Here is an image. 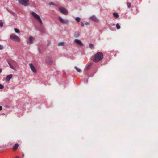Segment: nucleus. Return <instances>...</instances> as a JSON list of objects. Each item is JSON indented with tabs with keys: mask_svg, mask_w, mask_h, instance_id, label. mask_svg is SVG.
Here are the masks:
<instances>
[{
	"mask_svg": "<svg viewBox=\"0 0 158 158\" xmlns=\"http://www.w3.org/2000/svg\"><path fill=\"white\" fill-rule=\"evenodd\" d=\"M127 4L128 8H130L131 7V4L130 3L127 2Z\"/></svg>",
	"mask_w": 158,
	"mask_h": 158,
	"instance_id": "aec40b11",
	"label": "nucleus"
},
{
	"mask_svg": "<svg viewBox=\"0 0 158 158\" xmlns=\"http://www.w3.org/2000/svg\"><path fill=\"white\" fill-rule=\"evenodd\" d=\"M3 48V46L2 45H0V50L2 49Z\"/></svg>",
	"mask_w": 158,
	"mask_h": 158,
	"instance_id": "cd10ccee",
	"label": "nucleus"
},
{
	"mask_svg": "<svg viewBox=\"0 0 158 158\" xmlns=\"http://www.w3.org/2000/svg\"><path fill=\"white\" fill-rule=\"evenodd\" d=\"M32 15L34 17H35L40 22L41 24H42V22L40 17L37 14H36V13L35 12H32Z\"/></svg>",
	"mask_w": 158,
	"mask_h": 158,
	"instance_id": "39448f33",
	"label": "nucleus"
},
{
	"mask_svg": "<svg viewBox=\"0 0 158 158\" xmlns=\"http://www.w3.org/2000/svg\"><path fill=\"white\" fill-rule=\"evenodd\" d=\"M3 26V23L2 20H0V26L2 27Z\"/></svg>",
	"mask_w": 158,
	"mask_h": 158,
	"instance_id": "a878e982",
	"label": "nucleus"
},
{
	"mask_svg": "<svg viewBox=\"0 0 158 158\" xmlns=\"http://www.w3.org/2000/svg\"><path fill=\"white\" fill-rule=\"evenodd\" d=\"M8 63H10L14 66H16L17 65L16 62L12 60H10L8 62Z\"/></svg>",
	"mask_w": 158,
	"mask_h": 158,
	"instance_id": "f8f14e48",
	"label": "nucleus"
},
{
	"mask_svg": "<svg viewBox=\"0 0 158 158\" xmlns=\"http://www.w3.org/2000/svg\"><path fill=\"white\" fill-rule=\"evenodd\" d=\"M19 147V145L18 144L16 143L15 144V145L13 147V149L14 150H16Z\"/></svg>",
	"mask_w": 158,
	"mask_h": 158,
	"instance_id": "dca6fc26",
	"label": "nucleus"
},
{
	"mask_svg": "<svg viewBox=\"0 0 158 158\" xmlns=\"http://www.w3.org/2000/svg\"><path fill=\"white\" fill-rule=\"evenodd\" d=\"M89 47L91 49H93L94 48V45L92 44H89Z\"/></svg>",
	"mask_w": 158,
	"mask_h": 158,
	"instance_id": "b1692460",
	"label": "nucleus"
},
{
	"mask_svg": "<svg viewBox=\"0 0 158 158\" xmlns=\"http://www.w3.org/2000/svg\"><path fill=\"white\" fill-rule=\"evenodd\" d=\"M29 65L32 72L34 73H35L36 72V70L33 65L31 64H29Z\"/></svg>",
	"mask_w": 158,
	"mask_h": 158,
	"instance_id": "9d476101",
	"label": "nucleus"
},
{
	"mask_svg": "<svg viewBox=\"0 0 158 158\" xmlns=\"http://www.w3.org/2000/svg\"><path fill=\"white\" fill-rule=\"evenodd\" d=\"M29 0H19V4L23 5L25 6H27L29 5Z\"/></svg>",
	"mask_w": 158,
	"mask_h": 158,
	"instance_id": "7ed1b4c3",
	"label": "nucleus"
},
{
	"mask_svg": "<svg viewBox=\"0 0 158 158\" xmlns=\"http://www.w3.org/2000/svg\"><path fill=\"white\" fill-rule=\"evenodd\" d=\"M58 9L61 13L64 15H67L68 14V11L65 8L60 6L59 7Z\"/></svg>",
	"mask_w": 158,
	"mask_h": 158,
	"instance_id": "20e7f679",
	"label": "nucleus"
},
{
	"mask_svg": "<svg viewBox=\"0 0 158 158\" xmlns=\"http://www.w3.org/2000/svg\"><path fill=\"white\" fill-rule=\"evenodd\" d=\"M116 26L117 29H119L120 28V27L118 23L116 24Z\"/></svg>",
	"mask_w": 158,
	"mask_h": 158,
	"instance_id": "393cba45",
	"label": "nucleus"
},
{
	"mask_svg": "<svg viewBox=\"0 0 158 158\" xmlns=\"http://www.w3.org/2000/svg\"><path fill=\"white\" fill-rule=\"evenodd\" d=\"M2 109V106H0V111Z\"/></svg>",
	"mask_w": 158,
	"mask_h": 158,
	"instance_id": "2f4dec72",
	"label": "nucleus"
},
{
	"mask_svg": "<svg viewBox=\"0 0 158 158\" xmlns=\"http://www.w3.org/2000/svg\"><path fill=\"white\" fill-rule=\"evenodd\" d=\"M75 69H76V70H77V72H81V70L80 69H79V68H77V67H76V66H75Z\"/></svg>",
	"mask_w": 158,
	"mask_h": 158,
	"instance_id": "6ab92c4d",
	"label": "nucleus"
},
{
	"mask_svg": "<svg viewBox=\"0 0 158 158\" xmlns=\"http://www.w3.org/2000/svg\"><path fill=\"white\" fill-rule=\"evenodd\" d=\"M10 38L11 40L19 42L20 41V38L14 34H11L10 36Z\"/></svg>",
	"mask_w": 158,
	"mask_h": 158,
	"instance_id": "f03ea898",
	"label": "nucleus"
},
{
	"mask_svg": "<svg viewBox=\"0 0 158 158\" xmlns=\"http://www.w3.org/2000/svg\"><path fill=\"white\" fill-rule=\"evenodd\" d=\"M2 72V70L0 68V73Z\"/></svg>",
	"mask_w": 158,
	"mask_h": 158,
	"instance_id": "473e14b6",
	"label": "nucleus"
},
{
	"mask_svg": "<svg viewBox=\"0 0 158 158\" xmlns=\"http://www.w3.org/2000/svg\"><path fill=\"white\" fill-rule=\"evenodd\" d=\"M92 63H89L86 66V69L87 70H88L91 67L92 65Z\"/></svg>",
	"mask_w": 158,
	"mask_h": 158,
	"instance_id": "4468645a",
	"label": "nucleus"
},
{
	"mask_svg": "<svg viewBox=\"0 0 158 158\" xmlns=\"http://www.w3.org/2000/svg\"><path fill=\"white\" fill-rule=\"evenodd\" d=\"M8 63L11 68L12 69H15L14 67L13 66H14V65H13L12 64L10 63Z\"/></svg>",
	"mask_w": 158,
	"mask_h": 158,
	"instance_id": "412c9836",
	"label": "nucleus"
},
{
	"mask_svg": "<svg viewBox=\"0 0 158 158\" xmlns=\"http://www.w3.org/2000/svg\"><path fill=\"white\" fill-rule=\"evenodd\" d=\"M113 15L116 18H118L119 17V15L117 13H113Z\"/></svg>",
	"mask_w": 158,
	"mask_h": 158,
	"instance_id": "f3484780",
	"label": "nucleus"
},
{
	"mask_svg": "<svg viewBox=\"0 0 158 158\" xmlns=\"http://www.w3.org/2000/svg\"><path fill=\"white\" fill-rule=\"evenodd\" d=\"M64 44V42H60L58 44V46H63Z\"/></svg>",
	"mask_w": 158,
	"mask_h": 158,
	"instance_id": "5701e85b",
	"label": "nucleus"
},
{
	"mask_svg": "<svg viewBox=\"0 0 158 158\" xmlns=\"http://www.w3.org/2000/svg\"><path fill=\"white\" fill-rule=\"evenodd\" d=\"M46 63L49 65H51L52 64V60L51 57H48L46 58Z\"/></svg>",
	"mask_w": 158,
	"mask_h": 158,
	"instance_id": "0eeeda50",
	"label": "nucleus"
},
{
	"mask_svg": "<svg viewBox=\"0 0 158 158\" xmlns=\"http://www.w3.org/2000/svg\"><path fill=\"white\" fill-rule=\"evenodd\" d=\"M4 88V86L2 84H0V89H3Z\"/></svg>",
	"mask_w": 158,
	"mask_h": 158,
	"instance_id": "bb28decb",
	"label": "nucleus"
},
{
	"mask_svg": "<svg viewBox=\"0 0 158 158\" xmlns=\"http://www.w3.org/2000/svg\"><path fill=\"white\" fill-rule=\"evenodd\" d=\"M58 19L60 22L62 24H67L69 22V21L67 19H64L61 17L59 16Z\"/></svg>",
	"mask_w": 158,
	"mask_h": 158,
	"instance_id": "423d86ee",
	"label": "nucleus"
},
{
	"mask_svg": "<svg viewBox=\"0 0 158 158\" xmlns=\"http://www.w3.org/2000/svg\"><path fill=\"white\" fill-rule=\"evenodd\" d=\"M74 42L76 43V44L81 46H82L83 45V44L82 42L78 39H76L74 40Z\"/></svg>",
	"mask_w": 158,
	"mask_h": 158,
	"instance_id": "1a4fd4ad",
	"label": "nucleus"
},
{
	"mask_svg": "<svg viewBox=\"0 0 158 158\" xmlns=\"http://www.w3.org/2000/svg\"><path fill=\"white\" fill-rule=\"evenodd\" d=\"M90 19L92 21L96 22H99V20L96 18L95 16L93 15L90 18Z\"/></svg>",
	"mask_w": 158,
	"mask_h": 158,
	"instance_id": "6e6552de",
	"label": "nucleus"
},
{
	"mask_svg": "<svg viewBox=\"0 0 158 158\" xmlns=\"http://www.w3.org/2000/svg\"><path fill=\"white\" fill-rule=\"evenodd\" d=\"M34 40V38H33L32 36H30L29 38V42L30 43V44H32Z\"/></svg>",
	"mask_w": 158,
	"mask_h": 158,
	"instance_id": "ddd939ff",
	"label": "nucleus"
},
{
	"mask_svg": "<svg viewBox=\"0 0 158 158\" xmlns=\"http://www.w3.org/2000/svg\"><path fill=\"white\" fill-rule=\"evenodd\" d=\"M81 26H82V27H83L84 25V23H83L82 22H81Z\"/></svg>",
	"mask_w": 158,
	"mask_h": 158,
	"instance_id": "7c9ffc66",
	"label": "nucleus"
},
{
	"mask_svg": "<svg viewBox=\"0 0 158 158\" xmlns=\"http://www.w3.org/2000/svg\"><path fill=\"white\" fill-rule=\"evenodd\" d=\"M49 5H54V3L52 2H50L49 3Z\"/></svg>",
	"mask_w": 158,
	"mask_h": 158,
	"instance_id": "c756f323",
	"label": "nucleus"
},
{
	"mask_svg": "<svg viewBox=\"0 0 158 158\" xmlns=\"http://www.w3.org/2000/svg\"><path fill=\"white\" fill-rule=\"evenodd\" d=\"M7 10L8 11V12H10V13H11V11H9V10H8V9H7Z\"/></svg>",
	"mask_w": 158,
	"mask_h": 158,
	"instance_id": "72a5a7b5",
	"label": "nucleus"
},
{
	"mask_svg": "<svg viewBox=\"0 0 158 158\" xmlns=\"http://www.w3.org/2000/svg\"><path fill=\"white\" fill-rule=\"evenodd\" d=\"M14 31L16 33H19L20 32L16 28H15L14 29Z\"/></svg>",
	"mask_w": 158,
	"mask_h": 158,
	"instance_id": "4be33fe9",
	"label": "nucleus"
},
{
	"mask_svg": "<svg viewBox=\"0 0 158 158\" xmlns=\"http://www.w3.org/2000/svg\"><path fill=\"white\" fill-rule=\"evenodd\" d=\"M75 20L77 22H79L80 21L81 18L80 17H77L76 18Z\"/></svg>",
	"mask_w": 158,
	"mask_h": 158,
	"instance_id": "a211bd4d",
	"label": "nucleus"
},
{
	"mask_svg": "<svg viewBox=\"0 0 158 158\" xmlns=\"http://www.w3.org/2000/svg\"><path fill=\"white\" fill-rule=\"evenodd\" d=\"M24 156V154H22V156H23V157Z\"/></svg>",
	"mask_w": 158,
	"mask_h": 158,
	"instance_id": "f704fd0d",
	"label": "nucleus"
},
{
	"mask_svg": "<svg viewBox=\"0 0 158 158\" xmlns=\"http://www.w3.org/2000/svg\"><path fill=\"white\" fill-rule=\"evenodd\" d=\"M80 35V34L79 32H76L74 33V36L76 38L78 37Z\"/></svg>",
	"mask_w": 158,
	"mask_h": 158,
	"instance_id": "2eb2a0df",
	"label": "nucleus"
},
{
	"mask_svg": "<svg viewBox=\"0 0 158 158\" xmlns=\"http://www.w3.org/2000/svg\"><path fill=\"white\" fill-rule=\"evenodd\" d=\"M85 24L86 25H89L90 24V23L88 22H87L85 23Z\"/></svg>",
	"mask_w": 158,
	"mask_h": 158,
	"instance_id": "c85d7f7f",
	"label": "nucleus"
},
{
	"mask_svg": "<svg viewBox=\"0 0 158 158\" xmlns=\"http://www.w3.org/2000/svg\"><path fill=\"white\" fill-rule=\"evenodd\" d=\"M12 77V74H10L7 75L6 77V82H8Z\"/></svg>",
	"mask_w": 158,
	"mask_h": 158,
	"instance_id": "9b49d317",
	"label": "nucleus"
},
{
	"mask_svg": "<svg viewBox=\"0 0 158 158\" xmlns=\"http://www.w3.org/2000/svg\"><path fill=\"white\" fill-rule=\"evenodd\" d=\"M103 58V54L101 52H98L95 55L92 60L94 62H98L102 60Z\"/></svg>",
	"mask_w": 158,
	"mask_h": 158,
	"instance_id": "f257e3e1",
	"label": "nucleus"
}]
</instances>
